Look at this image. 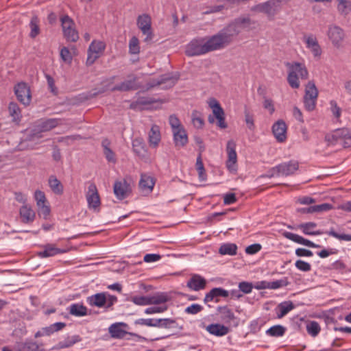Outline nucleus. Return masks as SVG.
Instances as JSON below:
<instances>
[{"mask_svg": "<svg viewBox=\"0 0 351 351\" xmlns=\"http://www.w3.org/2000/svg\"><path fill=\"white\" fill-rule=\"evenodd\" d=\"M247 21L248 19H239L208 38H194L186 45V54L188 56H200L225 47L232 41L233 37L244 29Z\"/></svg>", "mask_w": 351, "mask_h": 351, "instance_id": "obj_1", "label": "nucleus"}, {"mask_svg": "<svg viewBox=\"0 0 351 351\" xmlns=\"http://www.w3.org/2000/svg\"><path fill=\"white\" fill-rule=\"evenodd\" d=\"M325 141L329 146L341 145L344 148L351 147V129L339 128L325 136Z\"/></svg>", "mask_w": 351, "mask_h": 351, "instance_id": "obj_2", "label": "nucleus"}, {"mask_svg": "<svg viewBox=\"0 0 351 351\" xmlns=\"http://www.w3.org/2000/svg\"><path fill=\"white\" fill-rule=\"evenodd\" d=\"M165 102L161 99H156L154 97L142 96L138 97L136 100L132 101L130 108L134 110H155L160 109Z\"/></svg>", "mask_w": 351, "mask_h": 351, "instance_id": "obj_3", "label": "nucleus"}, {"mask_svg": "<svg viewBox=\"0 0 351 351\" xmlns=\"http://www.w3.org/2000/svg\"><path fill=\"white\" fill-rule=\"evenodd\" d=\"M208 106L212 110V114H209L208 121L213 124L215 122L217 127L220 129H226L228 125L226 122V115L223 109L219 102L215 98H210L207 101Z\"/></svg>", "mask_w": 351, "mask_h": 351, "instance_id": "obj_4", "label": "nucleus"}, {"mask_svg": "<svg viewBox=\"0 0 351 351\" xmlns=\"http://www.w3.org/2000/svg\"><path fill=\"white\" fill-rule=\"evenodd\" d=\"M287 66L289 68L287 81L292 88H298L300 86L298 77L306 79L308 71L304 64L298 62L287 63Z\"/></svg>", "mask_w": 351, "mask_h": 351, "instance_id": "obj_5", "label": "nucleus"}, {"mask_svg": "<svg viewBox=\"0 0 351 351\" xmlns=\"http://www.w3.org/2000/svg\"><path fill=\"white\" fill-rule=\"evenodd\" d=\"M60 22L63 35L66 40L70 42H76L79 36L73 20L68 15H64L61 16Z\"/></svg>", "mask_w": 351, "mask_h": 351, "instance_id": "obj_6", "label": "nucleus"}, {"mask_svg": "<svg viewBox=\"0 0 351 351\" xmlns=\"http://www.w3.org/2000/svg\"><path fill=\"white\" fill-rule=\"evenodd\" d=\"M237 145L233 140L228 141L226 145L227 160L226 167L228 172L232 174H237L238 171L237 154L236 152Z\"/></svg>", "mask_w": 351, "mask_h": 351, "instance_id": "obj_7", "label": "nucleus"}, {"mask_svg": "<svg viewBox=\"0 0 351 351\" xmlns=\"http://www.w3.org/2000/svg\"><path fill=\"white\" fill-rule=\"evenodd\" d=\"M318 97V90L313 82H309L306 86L304 104L305 109L312 111L315 109Z\"/></svg>", "mask_w": 351, "mask_h": 351, "instance_id": "obj_8", "label": "nucleus"}, {"mask_svg": "<svg viewBox=\"0 0 351 351\" xmlns=\"http://www.w3.org/2000/svg\"><path fill=\"white\" fill-rule=\"evenodd\" d=\"M217 312L219 314L220 319L222 322L228 326L237 327L239 326V319L234 315L233 310L228 306H219L217 308Z\"/></svg>", "mask_w": 351, "mask_h": 351, "instance_id": "obj_9", "label": "nucleus"}, {"mask_svg": "<svg viewBox=\"0 0 351 351\" xmlns=\"http://www.w3.org/2000/svg\"><path fill=\"white\" fill-rule=\"evenodd\" d=\"M34 197L36 202L39 216L45 219H47L51 213V208L45 193L42 191L36 190L34 193Z\"/></svg>", "mask_w": 351, "mask_h": 351, "instance_id": "obj_10", "label": "nucleus"}, {"mask_svg": "<svg viewBox=\"0 0 351 351\" xmlns=\"http://www.w3.org/2000/svg\"><path fill=\"white\" fill-rule=\"evenodd\" d=\"M105 49L106 44L104 42L93 40L88 49L86 64H93L103 54Z\"/></svg>", "mask_w": 351, "mask_h": 351, "instance_id": "obj_11", "label": "nucleus"}, {"mask_svg": "<svg viewBox=\"0 0 351 351\" xmlns=\"http://www.w3.org/2000/svg\"><path fill=\"white\" fill-rule=\"evenodd\" d=\"M14 93L20 103L25 106L30 104L32 95L30 87L25 82H19L14 86Z\"/></svg>", "mask_w": 351, "mask_h": 351, "instance_id": "obj_12", "label": "nucleus"}, {"mask_svg": "<svg viewBox=\"0 0 351 351\" xmlns=\"http://www.w3.org/2000/svg\"><path fill=\"white\" fill-rule=\"evenodd\" d=\"M86 198L88 206L90 209L94 210H99L101 205V200L97 188L95 183L91 182L89 184L88 191L86 193Z\"/></svg>", "mask_w": 351, "mask_h": 351, "instance_id": "obj_13", "label": "nucleus"}, {"mask_svg": "<svg viewBox=\"0 0 351 351\" xmlns=\"http://www.w3.org/2000/svg\"><path fill=\"white\" fill-rule=\"evenodd\" d=\"M137 26L143 34L147 35L146 40L152 38V19L149 14L139 15L137 18Z\"/></svg>", "mask_w": 351, "mask_h": 351, "instance_id": "obj_14", "label": "nucleus"}, {"mask_svg": "<svg viewBox=\"0 0 351 351\" xmlns=\"http://www.w3.org/2000/svg\"><path fill=\"white\" fill-rule=\"evenodd\" d=\"M229 296V292L221 288H213L209 292L206 293L204 298V302L207 304L210 302L217 303L220 301L221 298H226Z\"/></svg>", "mask_w": 351, "mask_h": 351, "instance_id": "obj_15", "label": "nucleus"}, {"mask_svg": "<svg viewBox=\"0 0 351 351\" xmlns=\"http://www.w3.org/2000/svg\"><path fill=\"white\" fill-rule=\"evenodd\" d=\"M115 196L120 200L125 199L131 192L130 185L125 180H117L113 186Z\"/></svg>", "mask_w": 351, "mask_h": 351, "instance_id": "obj_16", "label": "nucleus"}, {"mask_svg": "<svg viewBox=\"0 0 351 351\" xmlns=\"http://www.w3.org/2000/svg\"><path fill=\"white\" fill-rule=\"evenodd\" d=\"M327 35L334 46H341L345 36L344 31L337 25L329 27Z\"/></svg>", "mask_w": 351, "mask_h": 351, "instance_id": "obj_17", "label": "nucleus"}, {"mask_svg": "<svg viewBox=\"0 0 351 351\" xmlns=\"http://www.w3.org/2000/svg\"><path fill=\"white\" fill-rule=\"evenodd\" d=\"M156 178L149 173H142L139 180L140 190L146 194H149L153 191L156 184Z\"/></svg>", "mask_w": 351, "mask_h": 351, "instance_id": "obj_18", "label": "nucleus"}, {"mask_svg": "<svg viewBox=\"0 0 351 351\" xmlns=\"http://www.w3.org/2000/svg\"><path fill=\"white\" fill-rule=\"evenodd\" d=\"M287 126L283 120H278L272 126V132L276 141L283 143L287 140Z\"/></svg>", "mask_w": 351, "mask_h": 351, "instance_id": "obj_19", "label": "nucleus"}, {"mask_svg": "<svg viewBox=\"0 0 351 351\" xmlns=\"http://www.w3.org/2000/svg\"><path fill=\"white\" fill-rule=\"evenodd\" d=\"M280 3L279 0H269L257 5L256 8L261 12L266 13L268 16H274L280 10Z\"/></svg>", "mask_w": 351, "mask_h": 351, "instance_id": "obj_20", "label": "nucleus"}, {"mask_svg": "<svg viewBox=\"0 0 351 351\" xmlns=\"http://www.w3.org/2000/svg\"><path fill=\"white\" fill-rule=\"evenodd\" d=\"M43 250L38 252L37 255L41 258L54 256L58 254H61L66 252L67 251L64 249L58 248L55 244L47 243L42 245Z\"/></svg>", "mask_w": 351, "mask_h": 351, "instance_id": "obj_21", "label": "nucleus"}, {"mask_svg": "<svg viewBox=\"0 0 351 351\" xmlns=\"http://www.w3.org/2000/svg\"><path fill=\"white\" fill-rule=\"evenodd\" d=\"M299 168V164L296 161H289L276 166L274 169L279 174L290 176L293 174Z\"/></svg>", "mask_w": 351, "mask_h": 351, "instance_id": "obj_22", "label": "nucleus"}, {"mask_svg": "<svg viewBox=\"0 0 351 351\" xmlns=\"http://www.w3.org/2000/svg\"><path fill=\"white\" fill-rule=\"evenodd\" d=\"M306 47L313 54L315 57H319L322 54V49L318 43L316 36L313 34L306 35L304 37Z\"/></svg>", "mask_w": 351, "mask_h": 351, "instance_id": "obj_23", "label": "nucleus"}, {"mask_svg": "<svg viewBox=\"0 0 351 351\" xmlns=\"http://www.w3.org/2000/svg\"><path fill=\"white\" fill-rule=\"evenodd\" d=\"M136 77L134 75H130L128 79L125 82H123L119 85L114 86L110 88L111 90H120V91H128L130 90H136L140 86L138 84Z\"/></svg>", "mask_w": 351, "mask_h": 351, "instance_id": "obj_24", "label": "nucleus"}, {"mask_svg": "<svg viewBox=\"0 0 351 351\" xmlns=\"http://www.w3.org/2000/svg\"><path fill=\"white\" fill-rule=\"evenodd\" d=\"M206 330L215 337H223L228 335L230 329L228 326L221 324H210L206 326Z\"/></svg>", "mask_w": 351, "mask_h": 351, "instance_id": "obj_25", "label": "nucleus"}, {"mask_svg": "<svg viewBox=\"0 0 351 351\" xmlns=\"http://www.w3.org/2000/svg\"><path fill=\"white\" fill-rule=\"evenodd\" d=\"M21 220L24 223H32L36 218V213L31 206L24 204L19 209Z\"/></svg>", "mask_w": 351, "mask_h": 351, "instance_id": "obj_26", "label": "nucleus"}, {"mask_svg": "<svg viewBox=\"0 0 351 351\" xmlns=\"http://www.w3.org/2000/svg\"><path fill=\"white\" fill-rule=\"evenodd\" d=\"M127 326L128 325L123 322L114 323L108 328V332L114 339H123L128 333L125 330Z\"/></svg>", "mask_w": 351, "mask_h": 351, "instance_id": "obj_27", "label": "nucleus"}, {"mask_svg": "<svg viewBox=\"0 0 351 351\" xmlns=\"http://www.w3.org/2000/svg\"><path fill=\"white\" fill-rule=\"evenodd\" d=\"M206 285V280L204 278L198 274H194L187 282V287L195 291L204 289Z\"/></svg>", "mask_w": 351, "mask_h": 351, "instance_id": "obj_28", "label": "nucleus"}, {"mask_svg": "<svg viewBox=\"0 0 351 351\" xmlns=\"http://www.w3.org/2000/svg\"><path fill=\"white\" fill-rule=\"evenodd\" d=\"M156 328L165 329H182L174 317L157 318Z\"/></svg>", "mask_w": 351, "mask_h": 351, "instance_id": "obj_29", "label": "nucleus"}, {"mask_svg": "<svg viewBox=\"0 0 351 351\" xmlns=\"http://www.w3.org/2000/svg\"><path fill=\"white\" fill-rule=\"evenodd\" d=\"M283 235L286 239H289V240H291L296 243L300 244V245H304L307 247H313V248L319 247V245L315 244L313 242L311 241L310 240L304 239L302 236L298 235L297 234H294L293 232H285L283 234Z\"/></svg>", "mask_w": 351, "mask_h": 351, "instance_id": "obj_30", "label": "nucleus"}, {"mask_svg": "<svg viewBox=\"0 0 351 351\" xmlns=\"http://www.w3.org/2000/svg\"><path fill=\"white\" fill-rule=\"evenodd\" d=\"M106 293L101 292L88 296L86 299L87 303L90 306L102 308L105 306L106 303Z\"/></svg>", "mask_w": 351, "mask_h": 351, "instance_id": "obj_31", "label": "nucleus"}, {"mask_svg": "<svg viewBox=\"0 0 351 351\" xmlns=\"http://www.w3.org/2000/svg\"><path fill=\"white\" fill-rule=\"evenodd\" d=\"M173 132V141L177 147H184L188 143V135L184 128H180Z\"/></svg>", "mask_w": 351, "mask_h": 351, "instance_id": "obj_32", "label": "nucleus"}, {"mask_svg": "<svg viewBox=\"0 0 351 351\" xmlns=\"http://www.w3.org/2000/svg\"><path fill=\"white\" fill-rule=\"evenodd\" d=\"M161 140L159 126L153 125L149 133V143L151 147H156Z\"/></svg>", "mask_w": 351, "mask_h": 351, "instance_id": "obj_33", "label": "nucleus"}, {"mask_svg": "<svg viewBox=\"0 0 351 351\" xmlns=\"http://www.w3.org/2000/svg\"><path fill=\"white\" fill-rule=\"evenodd\" d=\"M69 312L75 317H83L88 315V308L82 303H73L69 306Z\"/></svg>", "mask_w": 351, "mask_h": 351, "instance_id": "obj_34", "label": "nucleus"}, {"mask_svg": "<svg viewBox=\"0 0 351 351\" xmlns=\"http://www.w3.org/2000/svg\"><path fill=\"white\" fill-rule=\"evenodd\" d=\"M293 308L294 306L290 301L280 303L275 309L277 317L279 319L283 317Z\"/></svg>", "mask_w": 351, "mask_h": 351, "instance_id": "obj_35", "label": "nucleus"}, {"mask_svg": "<svg viewBox=\"0 0 351 351\" xmlns=\"http://www.w3.org/2000/svg\"><path fill=\"white\" fill-rule=\"evenodd\" d=\"M169 299L168 294L165 292H158L152 295H149L150 305H164L166 304V302H168Z\"/></svg>", "mask_w": 351, "mask_h": 351, "instance_id": "obj_36", "label": "nucleus"}, {"mask_svg": "<svg viewBox=\"0 0 351 351\" xmlns=\"http://www.w3.org/2000/svg\"><path fill=\"white\" fill-rule=\"evenodd\" d=\"M81 339L78 335L67 337L64 341H59L53 349H64L73 346L76 343L80 341Z\"/></svg>", "mask_w": 351, "mask_h": 351, "instance_id": "obj_37", "label": "nucleus"}, {"mask_svg": "<svg viewBox=\"0 0 351 351\" xmlns=\"http://www.w3.org/2000/svg\"><path fill=\"white\" fill-rule=\"evenodd\" d=\"M48 183L51 190L55 194L62 195L63 193V185L55 176H51L49 178Z\"/></svg>", "mask_w": 351, "mask_h": 351, "instance_id": "obj_38", "label": "nucleus"}, {"mask_svg": "<svg viewBox=\"0 0 351 351\" xmlns=\"http://www.w3.org/2000/svg\"><path fill=\"white\" fill-rule=\"evenodd\" d=\"M177 80V77L170 76L169 75H164L161 77L160 80H158L156 83L150 84L149 87H154L155 86L165 84V86H163V88H170L176 84Z\"/></svg>", "mask_w": 351, "mask_h": 351, "instance_id": "obj_39", "label": "nucleus"}, {"mask_svg": "<svg viewBox=\"0 0 351 351\" xmlns=\"http://www.w3.org/2000/svg\"><path fill=\"white\" fill-rule=\"evenodd\" d=\"M317 224L315 222H307L301 223L298 228L306 235H319L320 232L315 230Z\"/></svg>", "mask_w": 351, "mask_h": 351, "instance_id": "obj_40", "label": "nucleus"}, {"mask_svg": "<svg viewBox=\"0 0 351 351\" xmlns=\"http://www.w3.org/2000/svg\"><path fill=\"white\" fill-rule=\"evenodd\" d=\"M10 115L12 117L13 121L19 123L22 118L21 110L15 102H10L8 106Z\"/></svg>", "mask_w": 351, "mask_h": 351, "instance_id": "obj_41", "label": "nucleus"}, {"mask_svg": "<svg viewBox=\"0 0 351 351\" xmlns=\"http://www.w3.org/2000/svg\"><path fill=\"white\" fill-rule=\"evenodd\" d=\"M219 252L221 255L234 256L237 253V245L231 243H223L220 246Z\"/></svg>", "mask_w": 351, "mask_h": 351, "instance_id": "obj_42", "label": "nucleus"}, {"mask_svg": "<svg viewBox=\"0 0 351 351\" xmlns=\"http://www.w3.org/2000/svg\"><path fill=\"white\" fill-rule=\"evenodd\" d=\"M191 122L195 128H203L204 126V120L202 114L197 110H193L191 114Z\"/></svg>", "mask_w": 351, "mask_h": 351, "instance_id": "obj_43", "label": "nucleus"}, {"mask_svg": "<svg viewBox=\"0 0 351 351\" xmlns=\"http://www.w3.org/2000/svg\"><path fill=\"white\" fill-rule=\"evenodd\" d=\"M59 119H47L41 122L40 125L42 131H49L60 124Z\"/></svg>", "mask_w": 351, "mask_h": 351, "instance_id": "obj_44", "label": "nucleus"}, {"mask_svg": "<svg viewBox=\"0 0 351 351\" xmlns=\"http://www.w3.org/2000/svg\"><path fill=\"white\" fill-rule=\"evenodd\" d=\"M306 328L307 332L313 337H317L321 330L319 324L315 321H308Z\"/></svg>", "mask_w": 351, "mask_h": 351, "instance_id": "obj_45", "label": "nucleus"}, {"mask_svg": "<svg viewBox=\"0 0 351 351\" xmlns=\"http://www.w3.org/2000/svg\"><path fill=\"white\" fill-rule=\"evenodd\" d=\"M195 167L198 172V177L199 180L205 181L206 180L207 176L202 162L201 154H199L197 158Z\"/></svg>", "mask_w": 351, "mask_h": 351, "instance_id": "obj_46", "label": "nucleus"}, {"mask_svg": "<svg viewBox=\"0 0 351 351\" xmlns=\"http://www.w3.org/2000/svg\"><path fill=\"white\" fill-rule=\"evenodd\" d=\"M286 328L281 325H276L266 330V334L271 337H279L285 335Z\"/></svg>", "mask_w": 351, "mask_h": 351, "instance_id": "obj_47", "label": "nucleus"}, {"mask_svg": "<svg viewBox=\"0 0 351 351\" xmlns=\"http://www.w3.org/2000/svg\"><path fill=\"white\" fill-rule=\"evenodd\" d=\"M29 27L31 29L29 36L32 38H36L40 33L39 27V19L35 16H33L29 23Z\"/></svg>", "mask_w": 351, "mask_h": 351, "instance_id": "obj_48", "label": "nucleus"}, {"mask_svg": "<svg viewBox=\"0 0 351 351\" xmlns=\"http://www.w3.org/2000/svg\"><path fill=\"white\" fill-rule=\"evenodd\" d=\"M130 301L138 306L150 305L149 295H135L131 298Z\"/></svg>", "mask_w": 351, "mask_h": 351, "instance_id": "obj_49", "label": "nucleus"}, {"mask_svg": "<svg viewBox=\"0 0 351 351\" xmlns=\"http://www.w3.org/2000/svg\"><path fill=\"white\" fill-rule=\"evenodd\" d=\"M129 52L134 55L140 53L139 40L136 36H132L129 41Z\"/></svg>", "mask_w": 351, "mask_h": 351, "instance_id": "obj_50", "label": "nucleus"}, {"mask_svg": "<svg viewBox=\"0 0 351 351\" xmlns=\"http://www.w3.org/2000/svg\"><path fill=\"white\" fill-rule=\"evenodd\" d=\"M339 4L337 6L338 10L343 14H348L351 11V1L350 0L338 1Z\"/></svg>", "mask_w": 351, "mask_h": 351, "instance_id": "obj_51", "label": "nucleus"}, {"mask_svg": "<svg viewBox=\"0 0 351 351\" xmlns=\"http://www.w3.org/2000/svg\"><path fill=\"white\" fill-rule=\"evenodd\" d=\"M168 308V306L167 304L161 305V306H154L151 307H148L145 309V313L147 315H152L156 313H162L166 311Z\"/></svg>", "mask_w": 351, "mask_h": 351, "instance_id": "obj_52", "label": "nucleus"}, {"mask_svg": "<svg viewBox=\"0 0 351 351\" xmlns=\"http://www.w3.org/2000/svg\"><path fill=\"white\" fill-rule=\"evenodd\" d=\"M156 322L157 319L156 318H141L138 319L135 321L134 324L136 325H141V326H146L148 327H155L156 328Z\"/></svg>", "mask_w": 351, "mask_h": 351, "instance_id": "obj_53", "label": "nucleus"}, {"mask_svg": "<svg viewBox=\"0 0 351 351\" xmlns=\"http://www.w3.org/2000/svg\"><path fill=\"white\" fill-rule=\"evenodd\" d=\"M60 56L62 61L65 63L70 64L73 60V56L69 51V49L64 47L61 49Z\"/></svg>", "mask_w": 351, "mask_h": 351, "instance_id": "obj_54", "label": "nucleus"}, {"mask_svg": "<svg viewBox=\"0 0 351 351\" xmlns=\"http://www.w3.org/2000/svg\"><path fill=\"white\" fill-rule=\"evenodd\" d=\"M203 308V306L199 304H192L185 308L184 312L186 314L196 315L201 312Z\"/></svg>", "mask_w": 351, "mask_h": 351, "instance_id": "obj_55", "label": "nucleus"}, {"mask_svg": "<svg viewBox=\"0 0 351 351\" xmlns=\"http://www.w3.org/2000/svg\"><path fill=\"white\" fill-rule=\"evenodd\" d=\"M169 122L171 125L172 132L180 129V128H183L184 126L181 124L180 121L178 118V117L175 114H172L169 117Z\"/></svg>", "mask_w": 351, "mask_h": 351, "instance_id": "obj_56", "label": "nucleus"}, {"mask_svg": "<svg viewBox=\"0 0 351 351\" xmlns=\"http://www.w3.org/2000/svg\"><path fill=\"white\" fill-rule=\"evenodd\" d=\"M239 289L245 294L250 293L254 288L252 282L243 281L239 283Z\"/></svg>", "mask_w": 351, "mask_h": 351, "instance_id": "obj_57", "label": "nucleus"}, {"mask_svg": "<svg viewBox=\"0 0 351 351\" xmlns=\"http://www.w3.org/2000/svg\"><path fill=\"white\" fill-rule=\"evenodd\" d=\"M295 266L298 270L304 272L309 271L311 269V264L302 260H298L295 263Z\"/></svg>", "mask_w": 351, "mask_h": 351, "instance_id": "obj_58", "label": "nucleus"}, {"mask_svg": "<svg viewBox=\"0 0 351 351\" xmlns=\"http://www.w3.org/2000/svg\"><path fill=\"white\" fill-rule=\"evenodd\" d=\"M330 110L337 119H339L341 114V109L338 106L337 103L335 100L330 101Z\"/></svg>", "mask_w": 351, "mask_h": 351, "instance_id": "obj_59", "label": "nucleus"}, {"mask_svg": "<svg viewBox=\"0 0 351 351\" xmlns=\"http://www.w3.org/2000/svg\"><path fill=\"white\" fill-rule=\"evenodd\" d=\"M333 206L329 203H324L319 205H314L311 209L315 213H321L324 211H328L332 209Z\"/></svg>", "mask_w": 351, "mask_h": 351, "instance_id": "obj_60", "label": "nucleus"}, {"mask_svg": "<svg viewBox=\"0 0 351 351\" xmlns=\"http://www.w3.org/2000/svg\"><path fill=\"white\" fill-rule=\"evenodd\" d=\"M54 332L53 330L51 325H49V326L43 327L40 330H38L36 335V337H40L43 336H50L52 334H53Z\"/></svg>", "mask_w": 351, "mask_h": 351, "instance_id": "obj_61", "label": "nucleus"}, {"mask_svg": "<svg viewBox=\"0 0 351 351\" xmlns=\"http://www.w3.org/2000/svg\"><path fill=\"white\" fill-rule=\"evenodd\" d=\"M262 249V245L259 243H254L246 247L245 252L247 254L253 255L258 253Z\"/></svg>", "mask_w": 351, "mask_h": 351, "instance_id": "obj_62", "label": "nucleus"}, {"mask_svg": "<svg viewBox=\"0 0 351 351\" xmlns=\"http://www.w3.org/2000/svg\"><path fill=\"white\" fill-rule=\"evenodd\" d=\"M237 201L235 193H228L223 195V204L225 205H230L235 203Z\"/></svg>", "mask_w": 351, "mask_h": 351, "instance_id": "obj_63", "label": "nucleus"}, {"mask_svg": "<svg viewBox=\"0 0 351 351\" xmlns=\"http://www.w3.org/2000/svg\"><path fill=\"white\" fill-rule=\"evenodd\" d=\"M337 250L335 248H328V249H324L319 252H318L317 254V255L322 258H324L330 255L336 254L337 253Z\"/></svg>", "mask_w": 351, "mask_h": 351, "instance_id": "obj_64", "label": "nucleus"}]
</instances>
